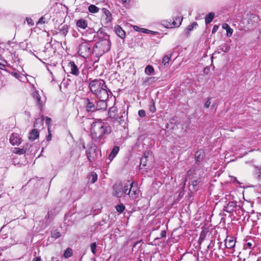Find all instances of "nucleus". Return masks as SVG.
I'll return each instance as SVG.
<instances>
[{
    "instance_id": "obj_1",
    "label": "nucleus",
    "mask_w": 261,
    "mask_h": 261,
    "mask_svg": "<svg viewBox=\"0 0 261 261\" xmlns=\"http://www.w3.org/2000/svg\"><path fill=\"white\" fill-rule=\"evenodd\" d=\"M112 132V128L110 125L101 120H95L91 124L90 135L95 141H98L102 144L106 136Z\"/></svg>"
},
{
    "instance_id": "obj_2",
    "label": "nucleus",
    "mask_w": 261,
    "mask_h": 261,
    "mask_svg": "<svg viewBox=\"0 0 261 261\" xmlns=\"http://www.w3.org/2000/svg\"><path fill=\"white\" fill-rule=\"evenodd\" d=\"M92 46L90 42H82L79 46L78 53L84 58L88 57L92 53Z\"/></svg>"
},
{
    "instance_id": "obj_3",
    "label": "nucleus",
    "mask_w": 261,
    "mask_h": 261,
    "mask_svg": "<svg viewBox=\"0 0 261 261\" xmlns=\"http://www.w3.org/2000/svg\"><path fill=\"white\" fill-rule=\"evenodd\" d=\"M110 49V42L108 38L101 39L96 42L93 47L95 51H99L101 53L108 52Z\"/></svg>"
},
{
    "instance_id": "obj_4",
    "label": "nucleus",
    "mask_w": 261,
    "mask_h": 261,
    "mask_svg": "<svg viewBox=\"0 0 261 261\" xmlns=\"http://www.w3.org/2000/svg\"><path fill=\"white\" fill-rule=\"evenodd\" d=\"M89 87L91 91L96 95L101 88H106V85L103 80H94L89 83Z\"/></svg>"
},
{
    "instance_id": "obj_5",
    "label": "nucleus",
    "mask_w": 261,
    "mask_h": 261,
    "mask_svg": "<svg viewBox=\"0 0 261 261\" xmlns=\"http://www.w3.org/2000/svg\"><path fill=\"white\" fill-rule=\"evenodd\" d=\"M111 94V91L106 86V88H101L95 95L98 99L108 100L109 95Z\"/></svg>"
},
{
    "instance_id": "obj_6",
    "label": "nucleus",
    "mask_w": 261,
    "mask_h": 261,
    "mask_svg": "<svg viewBox=\"0 0 261 261\" xmlns=\"http://www.w3.org/2000/svg\"><path fill=\"white\" fill-rule=\"evenodd\" d=\"M10 143L12 145H18L21 142V138L17 133H12L10 136Z\"/></svg>"
},
{
    "instance_id": "obj_7",
    "label": "nucleus",
    "mask_w": 261,
    "mask_h": 261,
    "mask_svg": "<svg viewBox=\"0 0 261 261\" xmlns=\"http://www.w3.org/2000/svg\"><path fill=\"white\" fill-rule=\"evenodd\" d=\"M139 193V191L137 186V184L132 182V185L128 190V193H130L129 197L135 198L138 196Z\"/></svg>"
},
{
    "instance_id": "obj_8",
    "label": "nucleus",
    "mask_w": 261,
    "mask_h": 261,
    "mask_svg": "<svg viewBox=\"0 0 261 261\" xmlns=\"http://www.w3.org/2000/svg\"><path fill=\"white\" fill-rule=\"evenodd\" d=\"M68 67L70 69V73L76 76H78L80 75V70L77 66L76 65L75 63L73 61H70L68 64Z\"/></svg>"
},
{
    "instance_id": "obj_9",
    "label": "nucleus",
    "mask_w": 261,
    "mask_h": 261,
    "mask_svg": "<svg viewBox=\"0 0 261 261\" xmlns=\"http://www.w3.org/2000/svg\"><path fill=\"white\" fill-rule=\"evenodd\" d=\"M114 195L117 197H121L123 195V186L121 184H116L113 186Z\"/></svg>"
},
{
    "instance_id": "obj_10",
    "label": "nucleus",
    "mask_w": 261,
    "mask_h": 261,
    "mask_svg": "<svg viewBox=\"0 0 261 261\" xmlns=\"http://www.w3.org/2000/svg\"><path fill=\"white\" fill-rule=\"evenodd\" d=\"M95 151L96 149L95 146H91L90 148L87 149L86 150L87 159L90 162H92L94 159L93 154L95 153Z\"/></svg>"
},
{
    "instance_id": "obj_11",
    "label": "nucleus",
    "mask_w": 261,
    "mask_h": 261,
    "mask_svg": "<svg viewBox=\"0 0 261 261\" xmlns=\"http://www.w3.org/2000/svg\"><path fill=\"white\" fill-rule=\"evenodd\" d=\"M99 100L97 101L96 106V111L105 110L107 108V105L106 102L107 100L99 99Z\"/></svg>"
},
{
    "instance_id": "obj_12",
    "label": "nucleus",
    "mask_w": 261,
    "mask_h": 261,
    "mask_svg": "<svg viewBox=\"0 0 261 261\" xmlns=\"http://www.w3.org/2000/svg\"><path fill=\"white\" fill-rule=\"evenodd\" d=\"M96 105L91 101L89 99H86V108L88 112L96 111Z\"/></svg>"
},
{
    "instance_id": "obj_13",
    "label": "nucleus",
    "mask_w": 261,
    "mask_h": 261,
    "mask_svg": "<svg viewBox=\"0 0 261 261\" xmlns=\"http://www.w3.org/2000/svg\"><path fill=\"white\" fill-rule=\"evenodd\" d=\"M102 11L106 16L105 23L106 24L110 23L112 20V16L110 11L106 8H103Z\"/></svg>"
},
{
    "instance_id": "obj_14",
    "label": "nucleus",
    "mask_w": 261,
    "mask_h": 261,
    "mask_svg": "<svg viewBox=\"0 0 261 261\" xmlns=\"http://www.w3.org/2000/svg\"><path fill=\"white\" fill-rule=\"evenodd\" d=\"M236 242L232 237H227L225 239V246L227 248L232 249L235 246Z\"/></svg>"
},
{
    "instance_id": "obj_15",
    "label": "nucleus",
    "mask_w": 261,
    "mask_h": 261,
    "mask_svg": "<svg viewBox=\"0 0 261 261\" xmlns=\"http://www.w3.org/2000/svg\"><path fill=\"white\" fill-rule=\"evenodd\" d=\"M119 150V147L115 146L113 147L111 153L110 154L108 159L110 162L112 161L113 159L116 156Z\"/></svg>"
},
{
    "instance_id": "obj_16",
    "label": "nucleus",
    "mask_w": 261,
    "mask_h": 261,
    "mask_svg": "<svg viewBox=\"0 0 261 261\" xmlns=\"http://www.w3.org/2000/svg\"><path fill=\"white\" fill-rule=\"evenodd\" d=\"M39 133L36 128L33 129L29 134V139L34 141L39 137Z\"/></svg>"
},
{
    "instance_id": "obj_17",
    "label": "nucleus",
    "mask_w": 261,
    "mask_h": 261,
    "mask_svg": "<svg viewBox=\"0 0 261 261\" xmlns=\"http://www.w3.org/2000/svg\"><path fill=\"white\" fill-rule=\"evenodd\" d=\"M115 30L116 34L120 38H123L125 36V32L122 30V28L119 25L115 27Z\"/></svg>"
},
{
    "instance_id": "obj_18",
    "label": "nucleus",
    "mask_w": 261,
    "mask_h": 261,
    "mask_svg": "<svg viewBox=\"0 0 261 261\" xmlns=\"http://www.w3.org/2000/svg\"><path fill=\"white\" fill-rule=\"evenodd\" d=\"M76 25L78 27L81 28H82L83 29H85L87 27V21L84 20V19H81L78 20L76 21Z\"/></svg>"
},
{
    "instance_id": "obj_19",
    "label": "nucleus",
    "mask_w": 261,
    "mask_h": 261,
    "mask_svg": "<svg viewBox=\"0 0 261 261\" xmlns=\"http://www.w3.org/2000/svg\"><path fill=\"white\" fill-rule=\"evenodd\" d=\"M215 14L213 12L209 13L205 17V23L206 24H209L213 20Z\"/></svg>"
},
{
    "instance_id": "obj_20",
    "label": "nucleus",
    "mask_w": 261,
    "mask_h": 261,
    "mask_svg": "<svg viewBox=\"0 0 261 261\" xmlns=\"http://www.w3.org/2000/svg\"><path fill=\"white\" fill-rule=\"evenodd\" d=\"M33 97L36 100L37 105L41 107L42 106V101L41 100V96L37 92H34L33 93Z\"/></svg>"
},
{
    "instance_id": "obj_21",
    "label": "nucleus",
    "mask_w": 261,
    "mask_h": 261,
    "mask_svg": "<svg viewBox=\"0 0 261 261\" xmlns=\"http://www.w3.org/2000/svg\"><path fill=\"white\" fill-rule=\"evenodd\" d=\"M148 154H149V152L144 153V156H143L140 159V166L145 167L147 164Z\"/></svg>"
},
{
    "instance_id": "obj_22",
    "label": "nucleus",
    "mask_w": 261,
    "mask_h": 261,
    "mask_svg": "<svg viewBox=\"0 0 261 261\" xmlns=\"http://www.w3.org/2000/svg\"><path fill=\"white\" fill-rule=\"evenodd\" d=\"M204 152L202 150L197 151L195 153V159L197 162H200L203 158Z\"/></svg>"
},
{
    "instance_id": "obj_23",
    "label": "nucleus",
    "mask_w": 261,
    "mask_h": 261,
    "mask_svg": "<svg viewBox=\"0 0 261 261\" xmlns=\"http://www.w3.org/2000/svg\"><path fill=\"white\" fill-rule=\"evenodd\" d=\"M97 180V175L96 173L92 172L89 177V181L91 184H94Z\"/></svg>"
},
{
    "instance_id": "obj_24",
    "label": "nucleus",
    "mask_w": 261,
    "mask_h": 261,
    "mask_svg": "<svg viewBox=\"0 0 261 261\" xmlns=\"http://www.w3.org/2000/svg\"><path fill=\"white\" fill-rule=\"evenodd\" d=\"M117 109L115 107L111 108L108 112V115L110 118H116Z\"/></svg>"
},
{
    "instance_id": "obj_25",
    "label": "nucleus",
    "mask_w": 261,
    "mask_h": 261,
    "mask_svg": "<svg viewBox=\"0 0 261 261\" xmlns=\"http://www.w3.org/2000/svg\"><path fill=\"white\" fill-rule=\"evenodd\" d=\"M43 119V117L36 119L34 124V127L36 128H40L42 125Z\"/></svg>"
},
{
    "instance_id": "obj_26",
    "label": "nucleus",
    "mask_w": 261,
    "mask_h": 261,
    "mask_svg": "<svg viewBox=\"0 0 261 261\" xmlns=\"http://www.w3.org/2000/svg\"><path fill=\"white\" fill-rule=\"evenodd\" d=\"M171 59V55H165L162 61V64L165 67L168 66L169 62Z\"/></svg>"
},
{
    "instance_id": "obj_27",
    "label": "nucleus",
    "mask_w": 261,
    "mask_h": 261,
    "mask_svg": "<svg viewBox=\"0 0 261 261\" xmlns=\"http://www.w3.org/2000/svg\"><path fill=\"white\" fill-rule=\"evenodd\" d=\"M88 10L90 13H96L98 12L99 9L94 5H90L88 7Z\"/></svg>"
},
{
    "instance_id": "obj_28",
    "label": "nucleus",
    "mask_w": 261,
    "mask_h": 261,
    "mask_svg": "<svg viewBox=\"0 0 261 261\" xmlns=\"http://www.w3.org/2000/svg\"><path fill=\"white\" fill-rule=\"evenodd\" d=\"M132 185V182L130 181H128L127 183L124 185V186L123 187V193L126 195H129L130 193H128V190L129 188Z\"/></svg>"
},
{
    "instance_id": "obj_29",
    "label": "nucleus",
    "mask_w": 261,
    "mask_h": 261,
    "mask_svg": "<svg viewBox=\"0 0 261 261\" xmlns=\"http://www.w3.org/2000/svg\"><path fill=\"white\" fill-rule=\"evenodd\" d=\"M182 18L179 17H176L174 19L172 24L175 27H178L181 23Z\"/></svg>"
},
{
    "instance_id": "obj_30",
    "label": "nucleus",
    "mask_w": 261,
    "mask_h": 261,
    "mask_svg": "<svg viewBox=\"0 0 261 261\" xmlns=\"http://www.w3.org/2000/svg\"><path fill=\"white\" fill-rule=\"evenodd\" d=\"M197 23L196 22H193L192 24L189 25L187 29L185 30V33L188 34L189 32L192 31L194 28L197 26Z\"/></svg>"
},
{
    "instance_id": "obj_31",
    "label": "nucleus",
    "mask_w": 261,
    "mask_h": 261,
    "mask_svg": "<svg viewBox=\"0 0 261 261\" xmlns=\"http://www.w3.org/2000/svg\"><path fill=\"white\" fill-rule=\"evenodd\" d=\"M236 207V203L234 202H230L227 204L226 208L227 209L226 211L228 212H231L233 211V208Z\"/></svg>"
},
{
    "instance_id": "obj_32",
    "label": "nucleus",
    "mask_w": 261,
    "mask_h": 261,
    "mask_svg": "<svg viewBox=\"0 0 261 261\" xmlns=\"http://www.w3.org/2000/svg\"><path fill=\"white\" fill-rule=\"evenodd\" d=\"M154 71V69L151 65H147L145 69V73L147 75H150Z\"/></svg>"
},
{
    "instance_id": "obj_33",
    "label": "nucleus",
    "mask_w": 261,
    "mask_h": 261,
    "mask_svg": "<svg viewBox=\"0 0 261 261\" xmlns=\"http://www.w3.org/2000/svg\"><path fill=\"white\" fill-rule=\"evenodd\" d=\"M51 237L56 239L60 238L61 236V233L57 230H55L51 231Z\"/></svg>"
},
{
    "instance_id": "obj_34",
    "label": "nucleus",
    "mask_w": 261,
    "mask_h": 261,
    "mask_svg": "<svg viewBox=\"0 0 261 261\" xmlns=\"http://www.w3.org/2000/svg\"><path fill=\"white\" fill-rule=\"evenodd\" d=\"M149 109L150 112L152 113H154L156 111L155 103L153 100H151V101H150Z\"/></svg>"
},
{
    "instance_id": "obj_35",
    "label": "nucleus",
    "mask_w": 261,
    "mask_h": 261,
    "mask_svg": "<svg viewBox=\"0 0 261 261\" xmlns=\"http://www.w3.org/2000/svg\"><path fill=\"white\" fill-rule=\"evenodd\" d=\"M72 255V249L70 248H67L64 252V256L66 258H68Z\"/></svg>"
},
{
    "instance_id": "obj_36",
    "label": "nucleus",
    "mask_w": 261,
    "mask_h": 261,
    "mask_svg": "<svg viewBox=\"0 0 261 261\" xmlns=\"http://www.w3.org/2000/svg\"><path fill=\"white\" fill-rule=\"evenodd\" d=\"M116 209L118 212L122 213L124 210L125 206L123 204H120L116 206Z\"/></svg>"
},
{
    "instance_id": "obj_37",
    "label": "nucleus",
    "mask_w": 261,
    "mask_h": 261,
    "mask_svg": "<svg viewBox=\"0 0 261 261\" xmlns=\"http://www.w3.org/2000/svg\"><path fill=\"white\" fill-rule=\"evenodd\" d=\"M96 243L95 242L92 243L90 245L91 251L94 255L96 254Z\"/></svg>"
},
{
    "instance_id": "obj_38",
    "label": "nucleus",
    "mask_w": 261,
    "mask_h": 261,
    "mask_svg": "<svg viewBox=\"0 0 261 261\" xmlns=\"http://www.w3.org/2000/svg\"><path fill=\"white\" fill-rule=\"evenodd\" d=\"M14 152L17 154H22L25 153V150L23 149L15 148Z\"/></svg>"
},
{
    "instance_id": "obj_39",
    "label": "nucleus",
    "mask_w": 261,
    "mask_h": 261,
    "mask_svg": "<svg viewBox=\"0 0 261 261\" xmlns=\"http://www.w3.org/2000/svg\"><path fill=\"white\" fill-rule=\"evenodd\" d=\"M190 186L192 187V189L193 190H197L198 188L197 187V180H193L192 181L191 184Z\"/></svg>"
},
{
    "instance_id": "obj_40",
    "label": "nucleus",
    "mask_w": 261,
    "mask_h": 261,
    "mask_svg": "<svg viewBox=\"0 0 261 261\" xmlns=\"http://www.w3.org/2000/svg\"><path fill=\"white\" fill-rule=\"evenodd\" d=\"M230 47L228 44H225L224 46L221 48V50L225 53H227L230 50Z\"/></svg>"
},
{
    "instance_id": "obj_41",
    "label": "nucleus",
    "mask_w": 261,
    "mask_h": 261,
    "mask_svg": "<svg viewBox=\"0 0 261 261\" xmlns=\"http://www.w3.org/2000/svg\"><path fill=\"white\" fill-rule=\"evenodd\" d=\"M51 118H48V117L46 118V120H45V122H46V124L48 126V132H49V129H50L49 125H50V124L51 123Z\"/></svg>"
},
{
    "instance_id": "obj_42",
    "label": "nucleus",
    "mask_w": 261,
    "mask_h": 261,
    "mask_svg": "<svg viewBox=\"0 0 261 261\" xmlns=\"http://www.w3.org/2000/svg\"><path fill=\"white\" fill-rule=\"evenodd\" d=\"M211 103V98H207L204 104V107L205 108H208L210 106Z\"/></svg>"
},
{
    "instance_id": "obj_43",
    "label": "nucleus",
    "mask_w": 261,
    "mask_h": 261,
    "mask_svg": "<svg viewBox=\"0 0 261 261\" xmlns=\"http://www.w3.org/2000/svg\"><path fill=\"white\" fill-rule=\"evenodd\" d=\"M244 248L245 249H247L248 248L249 249H252V244L250 242H248L245 245H244Z\"/></svg>"
},
{
    "instance_id": "obj_44",
    "label": "nucleus",
    "mask_w": 261,
    "mask_h": 261,
    "mask_svg": "<svg viewBox=\"0 0 261 261\" xmlns=\"http://www.w3.org/2000/svg\"><path fill=\"white\" fill-rule=\"evenodd\" d=\"M138 114L140 117H144L145 116V111L143 110H139L138 112Z\"/></svg>"
},
{
    "instance_id": "obj_45",
    "label": "nucleus",
    "mask_w": 261,
    "mask_h": 261,
    "mask_svg": "<svg viewBox=\"0 0 261 261\" xmlns=\"http://www.w3.org/2000/svg\"><path fill=\"white\" fill-rule=\"evenodd\" d=\"M222 28L224 30H225L226 31L230 28V27H229V25L227 24V23H224L222 24Z\"/></svg>"
},
{
    "instance_id": "obj_46",
    "label": "nucleus",
    "mask_w": 261,
    "mask_h": 261,
    "mask_svg": "<svg viewBox=\"0 0 261 261\" xmlns=\"http://www.w3.org/2000/svg\"><path fill=\"white\" fill-rule=\"evenodd\" d=\"M233 33V30L230 28L226 31V35L228 37H230L232 36Z\"/></svg>"
},
{
    "instance_id": "obj_47",
    "label": "nucleus",
    "mask_w": 261,
    "mask_h": 261,
    "mask_svg": "<svg viewBox=\"0 0 261 261\" xmlns=\"http://www.w3.org/2000/svg\"><path fill=\"white\" fill-rule=\"evenodd\" d=\"M11 74L14 77H15L16 79H18V80H19L20 78L21 77L20 75L18 73H17V72H13L11 73Z\"/></svg>"
},
{
    "instance_id": "obj_48",
    "label": "nucleus",
    "mask_w": 261,
    "mask_h": 261,
    "mask_svg": "<svg viewBox=\"0 0 261 261\" xmlns=\"http://www.w3.org/2000/svg\"><path fill=\"white\" fill-rule=\"evenodd\" d=\"M218 29H219V26L217 25H215L213 28L212 33L215 34L217 31Z\"/></svg>"
},
{
    "instance_id": "obj_49",
    "label": "nucleus",
    "mask_w": 261,
    "mask_h": 261,
    "mask_svg": "<svg viewBox=\"0 0 261 261\" xmlns=\"http://www.w3.org/2000/svg\"><path fill=\"white\" fill-rule=\"evenodd\" d=\"M151 32H152L151 31H150L148 29H144V28H142V30H141V32L144 33H147V34H148Z\"/></svg>"
},
{
    "instance_id": "obj_50",
    "label": "nucleus",
    "mask_w": 261,
    "mask_h": 261,
    "mask_svg": "<svg viewBox=\"0 0 261 261\" xmlns=\"http://www.w3.org/2000/svg\"><path fill=\"white\" fill-rule=\"evenodd\" d=\"M166 236V231L165 230H162L160 233V238L165 237Z\"/></svg>"
},
{
    "instance_id": "obj_51",
    "label": "nucleus",
    "mask_w": 261,
    "mask_h": 261,
    "mask_svg": "<svg viewBox=\"0 0 261 261\" xmlns=\"http://www.w3.org/2000/svg\"><path fill=\"white\" fill-rule=\"evenodd\" d=\"M133 28H134V30H135L136 31H137V32H141V30L142 29V28H139V27H138L137 25L133 26Z\"/></svg>"
},
{
    "instance_id": "obj_52",
    "label": "nucleus",
    "mask_w": 261,
    "mask_h": 261,
    "mask_svg": "<svg viewBox=\"0 0 261 261\" xmlns=\"http://www.w3.org/2000/svg\"><path fill=\"white\" fill-rule=\"evenodd\" d=\"M45 18L44 17H41L39 20V21H38V23H45Z\"/></svg>"
},
{
    "instance_id": "obj_53",
    "label": "nucleus",
    "mask_w": 261,
    "mask_h": 261,
    "mask_svg": "<svg viewBox=\"0 0 261 261\" xmlns=\"http://www.w3.org/2000/svg\"><path fill=\"white\" fill-rule=\"evenodd\" d=\"M26 20L29 24H30L32 25L34 24L33 20L31 18H27Z\"/></svg>"
},
{
    "instance_id": "obj_54",
    "label": "nucleus",
    "mask_w": 261,
    "mask_h": 261,
    "mask_svg": "<svg viewBox=\"0 0 261 261\" xmlns=\"http://www.w3.org/2000/svg\"><path fill=\"white\" fill-rule=\"evenodd\" d=\"M51 134L50 133V132L49 131V132H48V136H47V137H46V140L47 141H49L51 140Z\"/></svg>"
},
{
    "instance_id": "obj_55",
    "label": "nucleus",
    "mask_w": 261,
    "mask_h": 261,
    "mask_svg": "<svg viewBox=\"0 0 261 261\" xmlns=\"http://www.w3.org/2000/svg\"><path fill=\"white\" fill-rule=\"evenodd\" d=\"M33 261H41L40 257H36L33 258Z\"/></svg>"
},
{
    "instance_id": "obj_56",
    "label": "nucleus",
    "mask_w": 261,
    "mask_h": 261,
    "mask_svg": "<svg viewBox=\"0 0 261 261\" xmlns=\"http://www.w3.org/2000/svg\"><path fill=\"white\" fill-rule=\"evenodd\" d=\"M213 246V245H212V243H211L207 246L206 250L208 251L210 248H212Z\"/></svg>"
},
{
    "instance_id": "obj_57",
    "label": "nucleus",
    "mask_w": 261,
    "mask_h": 261,
    "mask_svg": "<svg viewBox=\"0 0 261 261\" xmlns=\"http://www.w3.org/2000/svg\"><path fill=\"white\" fill-rule=\"evenodd\" d=\"M65 27H66V26H65V25H64L63 27V33L64 34H65L67 32V30L65 29Z\"/></svg>"
},
{
    "instance_id": "obj_58",
    "label": "nucleus",
    "mask_w": 261,
    "mask_h": 261,
    "mask_svg": "<svg viewBox=\"0 0 261 261\" xmlns=\"http://www.w3.org/2000/svg\"><path fill=\"white\" fill-rule=\"evenodd\" d=\"M121 1L124 4H126L129 3V0H121Z\"/></svg>"
},
{
    "instance_id": "obj_59",
    "label": "nucleus",
    "mask_w": 261,
    "mask_h": 261,
    "mask_svg": "<svg viewBox=\"0 0 261 261\" xmlns=\"http://www.w3.org/2000/svg\"><path fill=\"white\" fill-rule=\"evenodd\" d=\"M258 176L261 177V169H259V171L257 173Z\"/></svg>"
},
{
    "instance_id": "obj_60",
    "label": "nucleus",
    "mask_w": 261,
    "mask_h": 261,
    "mask_svg": "<svg viewBox=\"0 0 261 261\" xmlns=\"http://www.w3.org/2000/svg\"><path fill=\"white\" fill-rule=\"evenodd\" d=\"M202 240H203V239L201 238V236H200V238H199V244L201 243V242H202Z\"/></svg>"
},
{
    "instance_id": "obj_61",
    "label": "nucleus",
    "mask_w": 261,
    "mask_h": 261,
    "mask_svg": "<svg viewBox=\"0 0 261 261\" xmlns=\"http://www.w3.org/2000/svg\"><path fill=\"white\" fill-rule=\"evenodd\" d=\"M215 106V103H213L212 105H211V108H214Z\"/></svg>"
},
{
    "instance_id": "obj_62",
    "label": "nucleus",
    "mask_w": 261,
    "mask_h": 261,
    "mask_svg": "<svg viewBox=\"0 0 261 261\" xmlns=\"http://www.w3.org/2000/svg\"><path fill=\"white\" fill-rule=\"evenodd\" d=\"M137 261H142L141 259H138Z\"/></svg>"
},
{
    "instance_id": "obj_63",
    "label": "nucleus",
    "mask_w": 261,
    "mask_h": 261,
    "mask_svg": "<svg viewBox=\"0 0 261 261\" xmlns=\"http://www.w3.org/2000/svg\"><path fill=\"white\" fill-rule=\"evenodd\" d=\"M83 147L84 148H85V146L84 144H83Z\"/></svg>"
},
{
    "instance_id": "obj_64",
    "label": "nucleus",
    "mask_w": 261,
    "mask_h": 261,
    "mask_svg": "<svg viewBox=\"0 0 261 261\" xmlns=\"http://www.w3.org/2000/svg\"><path fill=\"white\" fill-rule=\"evenodd\" d=\"M204 71H207V70H206V68L204 69Z\"/></svg>"
}]
</instances>
